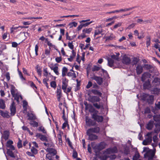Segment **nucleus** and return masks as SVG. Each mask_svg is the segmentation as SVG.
<instances>
[{"mask_svg": "<svg viewBox=\"0 0 160 160\" xmlns=\"http://www.w3.org/2000/svg\"><path fill=\"white\" fill-rule=\"evenodd\" d=\"M90 114L92 118L93 119L94 121L98 122H102L103 120V117L102 116L98 114L99 112L94 108H90Z\"/></svg>", "mask_w": 160, "mask_h": 160, "instance_id": "obj_1", "label": "nucleus"}, {"mask_svg": "<svg viewBox=\"0 0 160 160\" xmlns=\"http://www.w3.org/2000/svg\"><path fill=\"white\" fill-rule=\"evenodd\" d=\"M154 96L150 95L148 94L143 93L141 96V99L148 104H152L154 102Z\"/></svg>", "mask_w": 160, "mask_h": 160, "instance_id": "obj_2", "label": "nucleus"}, {"mask_svg": "<svg viewBox=\"0 0 160 160\" xmlns=\"http://www.w3.org/2000/svg\"><path fill=\"white\" fill-rule=\"evenodd\" d=\"M97 123L88 116L85 117V125L88 127H93L96 126Z\"/></svg>", "mask_w": 160, "mask_h": 160, "instance_id": "obj_3", "label": "nucleus"}, {"mask_svg": "<svg viewBox=\"0 0 160 160\" xmlns=\"http://www.w3.org/2000/svg\"><path fill=\"white\" fill-rule=\"evenodd\" d=\"M106 143L103 142H101L98 145L95 146L93 148L95 153L99 152L101 150L105 148Z\"/></svg>", "mask_w": 160, "mask_h": 160, "instance_id": "obj_4", "label": "nucleus"}, {"mask_svg": "<svg viewBox=\"0 0 160 160\" xmlns=\"http://www.w3.org/2000/svg\"><path fill=\"white\" fill-rule=\"evenodd\" d=\"M95 126V127H94L88 129L86 133L88 134L90 133H98L100 131V128L97 126Z\"/></svg>", "mask_w": 160, "mask_h": 160, "instance_id": "obj_5", "label": "nucleus"}, {"mask_svg": "<svg viewBox=\"0 0 160 160\" xmlns=\"http://www.w3.org/2000/svg\"><path fill=\"white\" fill-rule=\"evenodd\" d=\"M101 100L100 98L97 96H90L88 98V100L93 104L100 102Z\"/></svg>", "mask_w": 160, "mask_h": 160, "instance_id": "obj_6", "label": "nucleus"}, {"mask_svg": "<svg viewBox=\"0 0 160 160\" xmlns=\"http://www.w3.org/2000/svg\"><path fill=\"white\" fill-rule=\"evenodd\" d=\"M151 80L149 79H148L147 80L145 81L143 83V89L144 90L149 89L151 87V85L150 84Z\"/></svg>", "mask_w": 160, "mask_h": 160, "instance_id": "obj_7", "label": "nucleus"}, {"mask_svg": "<svg viewBox=\"0 0 160 160\" xmlns=\"http://www.w3.org/2000/svg\"><path fill=\"white\" fill-rule=\"evenodd\" d=\"M91 78L95 80L99 85H101L103 82L102 78L100 77L94 75Z\"/></svg>", "mask_w": 160, "mask_h": 160, "instance_id": "obj_8", "label": "nucleus"}, {"mask_svg": "<svg viewBox=\"0 0 160 160\" xmlns=\"http://www.w3.org/2000/svg\"><path fill=\"white\" fill-rule=\"evenodd\" d=\"M36 136L37 138H39L42 141H48L47 137L45 135L42 134L41 133H37Z\"/></svg>", "mask_w": 160, "mask_h": 160, "instance_id": "obj_9", "label": "nucleus"}, {"mask_svg": "<svg viewBox=\"0 0 160 160\" xmlns=\"http://www.w3.org/2000/svg\"><path fill=\"white\" fill-rule=\"evenodd\" d=\"M117 150V149L116 147L113 148H108L105 151H104V153L106 154H110L111 153H116Z\"/></svg>", "mask_w": 160, "mask_h": 160, "instance_id": "obj_10", "label": "nucleus"}, {"mask_svg": "<svg viewBox=\"0 0 160 160\" xmlns=\"http://www.w3.org/2000/svg\"><path fill=\"white\" fill-rule=\"evenodd\" d=\"M151 74H149L148 72H144L142 75L141 78V81L142 82H144L148 79V78H150Z\"/></svg>", "mask_w": 160, "mask_h": 160, "instance_id": "obj_11", "label": "nucleus"}, {"mask_svg": "<svg viewBox=\"0 0 160 160\" xmlns=\"http://www.w3.org/2000/svg\"><path fill=\"white\" fill-rule=\"evenodd\" d=\"M153 119L155 121L157 122L154 123L155 127H157L158 126H160V115H154L153 117Z\"/></svg>", "mask_w": 160, "mask_h": 160, "instance_id": "obj_12", "label": "nucleus"}, {"mask_svg": "<svg viewBox=\"0 0 160 160\" xmlns=\"http://www.w3.org/2000/svg\"><path fill=\"white\" fill-rule=\"evenodd\" d=\"M144 155L145 157L148 158V160H152L155 156V153L153 152H147Z\"/></svg>", "mask_w": 160, "mask_h": 160, "instance_id": "obj_13", "label": "nucleus"}, {"mask_svg": "<svg viewBox=\"0 0 160 160\" xmlns=\"http://www.w3.org/2000/svg\"><path fill=\"white\" fill-rule=\"evenodd\" d=\"M122 62L123 64L127 65H129L131 63V59L130 58L125 56L123 58Z\"/></svg>", "mask_w": 160, "mask_h": 160, "instance_id": "obj_14", "label": "nucleus"}, {"mask_svg": "<svg viewBox=\"0 0 160 160\" xmlns=\"http://www.w3.org/2000/svg\"><path fill=\"white\" fill-rule=\"evenodd\" d=\"M13 142L12 140H9L7 142L6 144L7 148H10L12 150H15L14 146L12 145Z\"/></svg>", "mask_w": 160, "mask_h": 160, "instance_id": "obj_15", "label": "nucleus"}, {"mask_svg": "<svg viewBox=\"0 0 160 160\" xmlns=\"http://www.w3.org/2000/svg\"><path fill=\"white\" fill-rule=\"evenodd\" d=\"M15 104V103L13 101L10 106L11 114L12 115H14L16 113V108Z\"/></svg>", "mask_w": 160, "mask_h": 160, "instance_id": "obj_16", "label": "nucleus"}, {"mask_svg": "<svg viewBox=\"0 0 160 160\" xmlns=\"http://www.w3.org/2000/svg\"><path fill=\"white\" fill-rule=\"evenodd\" d=\"M152 87L159 85L160 84V78L158 77L155 78L152 82Z\"/></svg>", "mask_w": 160, "mask_h": 160, "instance_id": "obj_17", "label": "nucleus"}, {"mask_svg": "<svg viewBox=\"0 0 160 160\" xmlns=\"http://www.w3.org/2000/svg\"><path fill=\"white\" fill-rule=\"evenodd\" d=\"M68 80L66 78H64L62 79V90H65V88H67L68 85Z\"/></svg>", "mask_w": 160, "mask_h": 160, "instance_id": "obj_18", "label": "nucleus"}, {"mask_svg": "<svg viewBox=\"0 0 160 160\" xmlns=\"http://www.w3.org/2000/svg\"><path fill=\"white\" fill-rule=\"evenodd\" d=\"M57 96V100L59 102L60 100V98L62 96V90L60 86L59 87V88H58L56 92Z\"/></svg>", "mask_w": 160, "mask_h": 160, "instance_id": "obj_19", "label": "nucleus"}, {"mask_svg": "<svg viewBox=\"0 0 160 160\" xmlns=\"http://www.w3.org/2000/svg\"><path fill=\"white\" fill-rule=\"evenodd\" d=\"M143 67L147 70H149V72H152L154 69L153 67L150 64H145Z\"/></svg>", "mask_w": 160, "mask_h": 160, "instance_id": "obj_20", "label": "nucleus"}, {"mask_svg": "<svg viewBox=\"0 0 160 160\" xmlns=\"http://www.w3.org/2000/svg\"><path fill=\"white\" fill-rule=\"evenodd\" d=\"M10 135V133L9 131L8 130H5L4 131L2 135V138L6 140L8 139Z\"/></svg>", "mask_w": 160, "mask_h": 160, "instance_id": "obj_21", "label": "nucleus"}, {"mask_svg": "<svg viewBox=\"0 0 160 160\" xmlns=\"http://www.w3.org/2000/svg\"><path fill=\"white\" fill-rule=\"evenodd\" d=\"M150 91L152 93L158 95L160 92V88L157 87H155L152 88Z\"/></svg>", "mask_w": 160, "mask_h": 160, "instance_id": "obj_22", "label": "nucleus"}, {"mask_svg": "<svg viewBox=\"0 0 160 160\" xmlns=\"http://www.w3.org/2000/svg\"><path fill=\"white\" fill-rule=\"evenodd\" d=\"M86 133L87 135L89 136V139L91 141H93L98 139V136L95 134L91 133Z\"/></svg>", "mask_w": 160, "mask_h": 160, "instance_id": "obj_23", "label": "nucleus"}, {"mask_svg": "<svg viewBox=\"0 0 160 160\" xmlns=\"http://www.w3.org/2000/svg\"><path fill=\"white\" fill-rule=\"evenodd\" d=\"M22 28V26H13L11 28V32L12 33L13 32H17L18 31L21 30Z\"/></svg>", "mask_w": 160, "mask_h": 160, "instance_id": "obj_24", "label": "nucleus"}, {"mask_svg": "<svg viewBox=\"0 0 160 160\" xmlns=\"http://www.w3.org/2000/svg\"><path fill=\"white\" fill-rule=\"evenodd\" d=\"M7 153L8 156L12 158H15V156L14 154V153L13 152V151L15 150H12L10 148H7Z\"/></svg>", "mask_w": 160, "mask_h": 160, "instance_id": "obj_25", "label": "nucleus"}, {"mask_svg": "<svg viewBox=\"0 0 160 160\" xmlns=\"http://www.w3.org/2000/svg\"><path fill=\"white\" fill-rule=\"evenodd\" d=\"M154 124V121L152 120H150L147 124L146 127V128L148 130H151Z\"/></svg>", "mask_w": 160, "mask_h": 160, "instance_id": "obj_26", "label": "nucleus"}, {"mask_svg": "<svg viewBox=\"0 0 160 160\" xmlns=\"http://www.w3.org/2000/svg\"><path fill=\"white\" fill-rule=\"evenodd\" d=\"M136 70L137 74L139 75L143 72V67L141 66L138 65L136 67Z\"/></svg>", "mask_w": 160, "mask_h": 160, "instance_id": "obj_27", "label": "nucleus"}, {"mask_svg": "<svg viewBox=\"0 0 160 160\" xmlns=\"http://www.w3.org/2000/svg\"><path fill=\"white\" fill-rule=\"evenodd\" d=\"M152 141V137H148L142 142V144L144 145H147L149 144Z\"/></svg>", "mask_w": 160, "mask_h": 160, "instance_id": "obj_28", "label": "nucleus"}, {"mask_svg": "<svg viewBox=\"0 0 160 160\" xmlns=\"http://www.w3.org/2000/svg\"><path fill=\"white\" fill-rule=\"evenodd\" d=\"M47 151L48 152L49 154H52L53 156H54L57 154V151L53 148H48L47 149Z\"/></svg>", "mask_w": 160, "mask_h": 160, "instance_id": "obj_29", "label": "nucleus"}, {"mask_svg": "<svg viewBox=\"0 0 160 160\" xmlns=\"http://www.w3.org/2000/svg\"><path fill=\"white\" fill-rule=\"evenodd\" d=\"M91 92L94 95H97L99 97H101L102 95V93L98 90L95 89H93L91 90Z\"/></svg>", "mask_w": 160, "mask_h": 160, "instance_id": "obj_30", "label": "nucleus"}, {"mask_svg": "<svg viewBox=\"0 0 160 160\" xmlns=\"http://www.w3.org/2000/svg\"><path fill=\"white\" fill-rule=\"evenodd\" d=\"M139 61V59L136 57H134L132 58V60L131 61V63L132 65L133 66L134 65H136Z\"/></svg>", "mask_w": 160, "mask_h": 160, "instance_id": "obj_31", "label": "nucleus"}, {"mask_svg": "<svg viewBox=\"0 0 160 160\" xmlns=\"http://www.w3.org/2000/svg\"><path fill=\"white\" fill-rule=\"evenodd\" d=\"M27 116L28 117V120H34L36 119L35 115L32 113H28Z\"/></svg>", "mask_w": 160, "mask_h": 160, "instance_id": "obj_32", "label": "nucleus"}, {"mask_svg": "<svg viewBox=\"0 0 160 160\" xmlns=\"http://www.w3.org/2000/svg\"><path fill=\"white\" fill-rule=\"evenodd\" d=\"M108 61V66L110 67H112L113 66V64L114 63V60L112 59V58H108L107 59Z\"/></svg>", "mask_w": 160, "mask_h": 160, "instance_id": "obj_33", "label": "nucleus"}, {"mask_svg": "<svg viewBox=\"0 0 160 160\" xmlns=\"http://www.w3.org/2000/svg\"><path fill=\"white\" fill-rule=\"evenodd\" d=\"M50 68L52 70H53V72L57 75H58L59 74V73L58 72V67L52 66L50 67Z\"/></svg>", "mask_w": 160, "mask_h": 160, "instance_id": "obj_34", "label": "nucleus"}, {"mask_svg": "<svg viewBox=\"0 0 160 160\" xmlns=\"http://www.w3.org/2000/svg\"><path fill=\"white\" fill-rule=\"evenodd\" d=\"M101 103L99 102V103L96 102L93 104V106L94 107V108L98 109H99L101 108L103 106L101 104Z\"/></svg>", "mask_w": 160, "mask_h": 160, "instance_id": "obj_35", "label": "nucleus"}, {"mask_svg": "<svg viewBox=\"0 0 160 160\" xmlns=\"http://www.w3.org/2000/svg\"><path fill=\"white\" fill-rule=\"evenodd\" d=\"M84 105L85 106V109H87V110L88 109V111H89V112L90 113V108H92V107L94 108V107H93V106H92L91 104H88L87 103V102H84Z\"/></svg>", "mask_w": 160, "mask_h": 160, "instance_id": "obj_36", "label": "nucleus"}, {"mask_svg": "<svg viewBox=\"0 0 160 160\" xmlns=\"http://www.w3.org/2000/svg\"><path fill=\"white\" fill-rule=\"evenodd\" d=\"M5 101L2 99H0V108L2 109H4L5 108Z\"/></svg>", "mask_w": 160, "mask_h": 160, "instance_id": "obj_37", "label": "nucleus"}, {"mask_svg": "<svg viewBox=\"0 0 160 160\" xmlns=\"http://www.w3.org/2000/svg\"><path fill=\"white\" fill-rule=\"evenodd\" d=\"M15 87L13 85L11 86V92L13 97H14L15 95Z\"/></svg>", "mask_w": 160, "mask_h": 160, "instance_id": "obj_38", "label": "nucleus"}, {"mask_svg": "<svg viewBox=\"0 0 160 160\" xmlns=\"http://www.w3.org/2000/svg\"><path fill=\"white\" fill-rule=\"evenodd\" d=\"M29 124L33 127H37L38 126V122L34 121L30 122Z\"/></svg>", "mask_w": 160, "mask_h": 160, "instance_id": "obj_39", "label": "nucleus"}, {"mask_svg": "<svg viewBox=\"0 0 160 160\" xmlns=\"http://www.w3.org/2000/svg\"><path fill=\"white\" fill-rule=\"evenodd\" d=\"M115 38V36L114 35H113L112 34H111L109 36L105 38H106L105 41H109V40H112Z\"/></svg>", "mask_w": 160, "mask_h": 160, "instance_id": "obj_40", "label": "nucleus"}, {"mask_svg": "<svg viewBox=\"0 0 160 160\" xmlns=\"http://www.w3.org/2000/svg\"><path fill=\"white\" fill-rule=\"evenodd\" d=\"M102 32V28L99 29H97L95 30L94 36L95 37L96 35H99V34L101 33Z\"/></svg>", "mask_w": 160, "mask_h": 160, "instance_id": "obj_41", "label": "nucleus"}, {"mask_svg": "<svg viewBox=\"0 0 160 160\" xmlns=\"http://www.w3.org/2000/svg\"><path fill=\"white\" fill-rule=\"evenodd\" d=\"M38 130L42 132L44 134H46L47 132L44 127L42 126L39 127L38 128Z\"/></svg>", "mask_w": 160, "mask_h": 160, "instance_id": "obj_42", "label": "nucleus"}, {"mask_svg": "<svg viewBox=\"0 0 160 160\" xmlns=\"http://www.w3.org/2000/svg\"><path fill=\"white\" fill-rule=\"evenodd\" d=\"M155 108L156 110H158L160 109V101H158L155 104Z\"/></svg>", "mask_w": 160, "mask_h": 160, "instance_id": "obj_43", "label": "nucleus"}, {"mask_svg": "<svg viewBox=\"0 0 160 160\" xmlns=\"http://www.w3.org/2000/svg\"><path fill=\"white\" fill-rule=\"evenodd\" d=\"M67 75L69 77H72V78H76V74L74 72L72 73L69 72L68 73Z\"/></svg>", "mask_w": 160, "mask_h": 160, "instance_id": "obj_44", "label": "nucleus"}, {"mask_svg": "<svg viewBox=\"0 0 160 160\" xmlns=\"http://www.w3.org/2000/svg\"><path fill=\"white\" fill-rule=\"evenodd\" d=\"M140 157V154L138 152H136L133 156V160H137Z\"/></svg>", "mask_w": 160, "mask_h": 160, "instance_id": "obj_45", "label": "nucleus"}, {"mask_svg": "<svg viewBox=\"0 0 160 160\" xmlns=\"http://www.w3.org/2000/svg\"><path fill=\"white\" fill-rule=\"evenodd\" d=\"M92 28H89L88 29H84L82 30L83 32L84 33H89L92 31Z\"/></svg>", "mask_w": 160, "mask_h": 160, "instance_id": "obj_46", "label": "nucleus"}, {"mask_svg": "<svg viewBox=\"0 0 160 160\" xmlns=\"http://www.w3.org/2000/svg\"><path fill=\"white\" fill-rule=\"evenodd\" d=\"M78 23L75 22H72L70 23L68 25L70 26V28H72L73 26L76 27Z\"/></svg>", "mask_w": 160, "mask_h": 160, "instance_id": "obj_47", "label": "nucleus"}, {"mask_svg": "<svg viewBox=\"0 0 160 160\" xmlns=\"http://www.w3.org/2000/svg\"><path fill=\"white\" fill-rule=\"evenodd\" d=\"M147 39L146 45L147 47H148L150 44L151 38L149 36H147Z\"/></svg>", "mask_w": 160, "mask_h": 160, "instance_id": "obj_48", "label": "nucleus"}, {"mask_svg": "<svg viewBox=\"0 0 160 160\" xmlns=\"http://www.w3.org/2000/svg\"><path fill=\"white\" fill-rule=\"evenodd\" d=\"M31 151L32 153H33L34 154H36L38 153V150L36 149L34 146H33L31 148Z\"/></svg>", "mask_w": 160, "mask_h": 160, "instance_id": "obj_49", "label": "nucleus"}, {"mask_svg": "<svg viewBox=\"0 0 160 160\" xmlns=\"http://www.w3.org/2000/svg\"><path fill=\"white\" fill-rule=\"evenodd\" d=\"M100 69V68L96 65L94 66L92 68V71L93 72L97 71Z\"/></svg>", "mask_w": 160, "mask_h": 160, "instance_id": "obj_50", "label": "nucleus"}, {"mask_svg": "<svg viewBox=\"0 0 160 160\" xmlns=\"http://www.w3.org/2000/svg\"><path fill=\"white\" fill-rule=\"evenodd\" d=\"M92 22V21H91L89 22H82L81 23L83 27H86L88 26V25L90 24Z\"/></svg>", "mask_w": 160, "mask_h": 160, "instance_id": "obj_51", "label": "nucleus"}, {"mask_svg": "<svg viewBox=\"0 0 160 160\" xmlns=\"http://www.w3.org/2000/svg\"><path fill=\"white\" fill-rule=\"evenodd\" d=\"M67 88H65V90H63V92L67 93V94H68V93L70 92L71 90L72 89V88L70 87H69L67 88V90H66Z\"/></svg>", "mask_w": 160, "mask_h": 160, "instance_id": "obj_52", "label": "nucleus"}, {"mask_svg": "<svg viewBox=\"0 0 160 160\" xmlns=\"http://www.w3.org/2000/svg\"><path fill=\"white\" fill-rule=\"evenodd\" d=\"M122 22H119L118 23L116 24L113 27V29H116L118 27H120L122 25Z\"/></svg>", "mask_w": 160, "mask_h": 160, "instance_id": "obj_53", "label": "nucleus"}, {"mask_svg": "<svg viewBox=\"0 0 160 160\" xmlns=\"http://www.w3.org/2000/svg\"><path fill=\"white\" fill-rule=\"evenodd\" d=\"M68 46L72 50H73L74 48V46L73 45V42L72 41V42H69L68 43Z\"/></svg>", "mask_w": 160, "mask_h": 160, "instance_id": "obj_54", "label": "nucleus"}, {"mask_svg": "<svg viewBox=\"0 0 160 160\" xmlns=\"http://www.w3.org/2000/svg\"><path fill=\"white\" fill-rule=\"evenodd\" d=\"M22 140H21L19 138H18V142L17 146L19 148H21L22 147Z\"/></svg>", "mask_w": 160, "mask_h": 160, "instance_id": "obj_55", "label": "nucleus"}, {"mask_svg": "<svg viewBox=\"0 0 160 160\" xmlns=\"http://www.w3.org/2000/svg\"><path fill=\"white\" fill-rule=\"evenodd\" d=\"M50 85L52 87L54 88H56V83L55 81H52L50 83Z\"/></svg>", "mask_w": 160, "mask_h": 160, "instance_id": "obj_56", "label": "nucleus"}, {"mask_svg": "<svg viewBox=\"0 0 160 160\" xmlns=\"http://www.w3.org/2000/svg\"><path fill=\"white\" fill-rule=\"evenodd\" d=\"M36 69L38 75L41 76L42 74V71L41 69L40 68L37 67Z\"/></svg>", "mask_w": 160, "mask_h": 160, "instance_id": "obj_57", "label": "nucleus"}, {"mask_svg": "<svg viewBox=\"0 0 160 160\" xmlns=\"http://www.w3.org/2000/svg\"><path fill=\"white\" fill-rule=\"evenodd\" d=\"M151 112V110L150 108L148 107H146L144 110V113H149Z\"/></svg>", "mask_w": 160, "mask_h": 160, "instance_id": "obj_58", "label": "nucleus"}, {"mask_svg": "<svg viewBox=\"0 0 160 160\" xmlns=\"http://www.w3.org/2000/svg\"><path fill=\"white\" fill-rule=\"evenodd\" d=\"M51 154H47L46 155V158L48 159L49 160H52L53 159V157L52 155H51Z\"/></svg>", "mask_w": 160, "mask_h": 160, "instance_id": "obj_59", "label": "nucleus"}, {"mask_svg": "<svg viewBox=\"0 0 160 160\" xmlns=\"http://www.w3.org/2000/svg\"><path fill=\"white\" fill-rule=\"evenodd\" d=\"M92 86V82L91 81H89L88 82V84L86 86V88L87 89H88L91 87Z\"/></svg>", "mask_w": 160, "mask_h": 160, "instance_id": "obj_60", "label": "nucleus"}, {"mask_svg": "<svg viewBox=\"0 0 160 160\" xmlns=\"http://www.w3.org/2000/svg\"><path fill=\"white\" fill-rule=\"evenodd\" d=\"M48 80V79H47L46 78H44L43 80V82L44 84L47 87V88H48L49 87V86L48 85V84L47 82V81Z\"/></svg>", "mask_w": 160, "mask_h": 160, "instance_id": "obj_61", "label": "nucleus"}, {"mask_svg": "<svg viewBox=\"0 0 160 160\" xmlns=\"http://www.w3.org/2000/svg\"><path fill=\"white\" fill-rule=\"evenodd\" d=\"M0 114L3 117H6L8 115V114L4 112L2 110H0Z\"/></svg>", "mask_w": 160, "mask_h": 160, "instance_id": "obj_62", "label": "nucleus"}, {"mask_svg": "<svg viewBox=\"0 0 160 160\" xmlns=\"http://www.w3.org/2000/svg\"><path fill=\"white\" fill-rule=\"evenodd\" d=\"M84 33H82V34L79 35L78 37V39H83V38L86 37V35H85Z\"/></svg>", "mask_w": 160, "mask_h": 160, "instance_id": "obj_63", "label": "nucleus"}, {"mask_svg": "<svg viewBox=\"0 0 160 160\" xmlns=\"http://www.w3.org/2000/svg\"><path fill=\"white\" fill-rule=\"evenodd\" d=\"M109 156L104 155L103 156H102L101 157V159L102 160H106L108 158H109Z\"/></svg>", "mask_w": 160, "mask_h": 160, "instance_id": "obj_64", "label": "nucleus"}]
</instances>
